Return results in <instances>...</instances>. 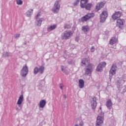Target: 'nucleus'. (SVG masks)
<instances>
[{
	"instance_id": "13",
	"label": "nucleus",
	"mask_w": 126,
	"mask_h": 126,
	"mask_svg": "<svg viewBox=\"0 0 126 126\" xmlns=\"http://www.w3.org/2000/svg\"><path fill=\"white\" fill-rule=\"evenodd\" d=\"M117 68L116 65H113L111 68L110 69L109 71V76H113V75H115L116 74V72L117 71Z\"/></svg>"
},
{
	"instance_id": "17",
	"label": "nucleus",
	"mask_w": 126,
	"mask_h": 126,
	"mask_svg": "<svg viewBox=\"0 0 126 126\" xmlns=\"http://www.w3.org/2000/svg\"><path fill=\"white\" fill-rule=\"evenodd\" d=\"M116 25L119 28H123L124 27V20L121 19H117Z\"/></svg>"
},
{
	"instance_id": "23",
	"label": "nucleus",
	"mask_w": 126,
	"mask_h": 126,
	"mask_svg": "<svg viewBox=\"0 0 126 126\" xmlns=\"http://www.w3.org/2000/svg\"><path fill=\"white\" fill-rule=\"evenodd\" d=\"M93 6V4L92 3H89L85 5L84 8H85L86 10H90V9H91V7H92Z\"/></svg>"
},
{
	"instance_id": "3",
	"label": "nucleus",
	"mask_w": 126,
	"mask_h": 126,
	"mask_svg": "<svg viewBox=\"0 0 126 126\" xmlns=\"http://www.w3.org/2000/svg\"><path fill=\"white\" fill-rule=\"evenodd\" d=\"M60 9H61V3H60V0H57L54 3V6L52 9V11L57 14L60 12Z\"/></svg>"
},
{
	"instance_id": "35",
	"label": "nucleus",
	"mask_w": 126,
	"mask_h": 126,
	"mask_svg": "<svg viewBox=\"0 0 126 126\" xmlns=\"http://www.w3.org/2000/svg\"><path fill=\"white\" fill-rule=\"evenodd\" d=\"M79 126H84V123H83V122H81L80 123Z\"/></svg>"
},
{
	"instance_id": "31",
	"label": "nucleus",
	"mask_w": 126,
	"mask_h": 126,
	"mask_svg": "<svg viewBox=\"0 0 126 126\" xmlns=\"http://www.w3.org/2000/svg\"><path fill=\"white\" fill-rule=\"evenodd\" d=\"M91 53H94L95 52V48L94 47V46L91 47Z\"/></svg>"
},
{
	"instance_id": "16",
	"label": "nucleus",
	"mask_w": 126,
	"mask_h": 126,
	"mask_svg": "<svg viewBox=\"0 0 126 126\" xmlns=\"http://www.w3.org/2000/svg\"><path fill=\"white\" fill-rule=\"evenodd\" d=\"M122 16V12L120 11L115 12L112 16V18L114 20H116L118 18H120Z\"/></svg>"
},
{
	"instance_id": "38",
	"label": "nucleus",
	"mask_w": 126,
	"mask_h": 126,
	"mask_svg": "<svg viewBox=\"0 0 126 126\" xmlns=\"http://www.w3.org/2000/svg\"><path fill=\"white\" fill-rule=\"evenodd\" d=\"M64 98H65V95H64Z\"/></svg>"
},
{
	"instance_id": "11",
	"label": "nucleus",
	"mask_w": 126,
	"mask_h": 126,
	"mask_svg": "<svg viewBox=\"0 0 126 126\" xmlns=\"http://www.w3.org/2000/svg\"><path fill=\"white\" fill-rule=\"evenodd\" d=\"M107 63H106V62H101L96 67V71H99L100 72H101V71H103V68H104V67H105Z\"/></svg>"
},
{
	"instance_id": "18",
	"label": "nucleus",
	"mask_w": 126,
	"mask_h": 126,
	"mask_svg": "<svg viewBox=\"0 0 126 126\" xmlns=\"http://www.w3.org/2000/svg\"><path fill=\"white\" fill-rule=\"evenodd\" d=\"M91 106L92 109H96L97 106V102H96V98H93L91 100Z\"/></svg>"
},
{
	"instance_id": "34",
	"label": "nucleus",
	"mask_w": 126,
	"mask_h": 126,
	"mask_svg": "<svg viewBox=\"0 0 126 126\" xmlns=\"http://www.w3.org/2000/svg\"><path fill=\"white\" fill-rule=\"evenodd\" d=\"M75 40L76 42H78L79 41V36L76 37Z\"/></svg>"
},
{
	"instance_id": "2",
	"label": "nucleus",
	"mask_w": 126,
	"mask_h": 126,
	"mask_svg": "<svg viewBox=\"0 0 126 126\" xmlns=\"http://www.w3.org/2000/svg\"><path fill=\"white\" fill-rule=\"evenodd\" d=\"M24 100V96H23V94H21L19 97V98L17 100L16 106V111H20L21 110L22 107L21 106V105H22V103H23V101Z\"/></svg>"
},
{
	"instance_id": "36",
	"label": "nucleus",
	"mask_w": 126,
	"mask_h": 126,
	"mask_svg": "<svg viewBox=\"0 0 126 126\" xmlns=\"http://www.w3.org/2000/svg\"><path fill=\"white\" fill-rule=\"evenodd\" d=\"M61 69L62 71H63V66H61Z\"/></svg>"
},
{
	"instance_id": "25",
	"label": "nucleus",
	"mask_w": 126,
	"mask_h": 126,
	"mask_svg": "<svg viewBox=\"0 0 126 126\" xmlns=\"http://www.w3.org/2000/svg\"><path fill=\"white\" fill-rule=\"evenodd\" d=\"M79 87L81 89L84 87V81H83V80L81 79L79 80Z\"/></svg>"
},
{
	"instance_id": "14",
	"label": "nucleus",
	"mask_w": 126,
	"mask_h": 126,
	"mask_svg": "<svg viewBox=\"0 0 126 126\" xmlns=\"http://www.w3.org/2000/svg\"><path fill=\"white\" fill-rule=\"evenodd\" d=\"M118 42H119V41L118 40L117 37H112L110 38L109 44L111 45V46H114L115 44H118Z\"/></svg>"
},
{
	"instance_id": "22",
	"label": "nucleus",
	"mask_w": 126,
	"mask_h": 126,
	"mask_svg": "<svg viewBox=\"0 0 126 126\" xmlns=\"http://www.w3.org/2000/svg\"><path fill=\"white\" fill-rule=\"evenodd\" d=\"M57 26L56 24L52 25L48 27L47 30L48 32H51V31H53V30H55L56 28H57Z\"/></svg>"
},
{
	"instance_id": "28",
	"label": "nucleus",
	"mask_w": 126,
	"mask_h": 126,
	"mask_svg": "<svg viewBox=\"0 0 126 126\" xmlns=\"http://www.w3.org/2000/svg\"><path fill=\"white\" fill-rule=\"evenodd\" d=\"M2 56L3 58H6V57H11V54L7 52H5L3 53Z\"/></svg>"
},
{
	"instance_id": "12",
	"label": "nucleus",
	"mask_w": 126,
	"mask_h": 126,
	"mask_svg": "<svg viewBox=\"0 0 126 126\" xmlns=\"http://www.w3.org/2000/svg\"><path fill=\"white\" fill-rule=\"evenodd\" d=\"M94 16H95V14L94 13H89L82 18L81 20L82 21H87V20H89L92 17H94Z\"/></svg>"
},
{
	"instance_id": "24",
	"label": "nucleus",
	"mask_w": 126,
	"mask_h": 126,
	"mask_svg": "<svg viewBox=\"0 0 126 126\" xmlns=\"http://www.w3.org/2000/svg\"><path fill=\"white\" fill-rule=\"evenodd\" d=\"M82 30L84 33H86V32L89 31V27L88 26H84L82 27Z\"/></svg>"
},
{
	"instance_id": "5",
	"label": "nucleus",
	"mask_w": 126,
	"mask_h": 126,
	"mask_svg": "<svg viewBox=\"0 0 126 126\" xmlns=\"http://www.w3.org/2000/svg\"><path fill=\"white\" fill-rule=\"evenodd\" d=\"M41 14L40 13H38L35 17V26L40 27L41 25H42V22L44 21V18H40Z\"/></svg>"
},
{
	"instance_id": "6",
	"label": "nucleus",
	"mask_w": 126,
	"mask_h": 126,
	"mask_svg": "<svg viewBox=\"0 0 126 126\" xmlns=\"http://www.w3.org/2000/svg\"><path fill=\"white\" fill-rule=\"evenodd\" d=\"M94 68V65L93 64H88L85 68V73L87 75L91 74Z\"/></svg>"
},
{
	"instance_id": "29",
	"label": "nucleus",
	"mask_w": 126,
	"mask_h": 126,
	"mask_svg": "<svg viewBox=\"0 0 126 126\" xmlns=\"http://www.w3.org/2000/svg\"><path fill=\"white\" fill-rule=\"evenodd\" d=\"M82 63L85 65L86 64H87L88 63V59H84L82 61Z\"/></svg>"
},
{
	"instance_id": "10",
	"label": "nucleus",
	"mask_w": 126,
	"mask_h": 126,
	"mask_svg": "<svg viewBox=\"0 0 126 126\" xmlns=\"http://www.w3.org/2000/svg\"><path fill=\"white\" fill-rule=\"evenodd\" d=\"M100 22H104L106 21L107 17H108V11L104 10L103 11L100 15Z\"/></svg>"
},
{
	"instance_id": "30",
	"label": "nucleus",
	"mask_w": 126,
	"mask_h": 126,
	"mask_svg": "<svg viewBox=\"0 0 126 126\" xmlns=\"http://www.w3.org/2000/svg\"><path fill=\"white\" fill-rule=\"evenodd\" d=\"M16 2L18 5H22L23 4V1L22 0H16Z\"/></svg>"
},
{
	"instance_id": "21",
	"label": "nucleus",
	"mask_w": 126,
	"mask_h": 126,
	"mask_svg": "<svg viewBox=\"0 0 126 126\" xmlns=\"http://www.w3.org/2000/svg\"><path fill=\"white\" fill-rule=\"evenodd\" d=\"M46 104H47V102H46L45 100L42 99L40 100L39 103V108H41V109H43V108H45V106H46Z\"/></svg>"
},
{
	"instance_id": "27",
	"label": "nucleus",
	"mask_w": 126,
	"mask_h": 126,
	"mask_svg": "<svg viewBox=\"0 0 126 126\" xmlns=\"http://www.w3.org/2000/svg\"><path fill=\"white\" fill-rule=\"evenodd\" d=\"M79 1H80V0H75V1L72 3V7H75L77 6L79 3Z\"/></svg>"
},
{
	"instance_id": "20",
	"label": "nucleus",
	"mask_w": 126,
	"mask_h": 126,
	"mask_svg": "<svg viewBox=\"0 0 126 126\" xmlns=\"http://www.w3.org/2000/svg\"><path fill=\"white\" fill-rule=\"evenodd\" d=\"M88 2V0H81L80 6L81 8H84L87 3Z\"/></svg>"
},
{
	"instance_id": "8",
	"label": "nucleus",
	"mask_w": 126,
	"mask_h": 126,
	"mask_svg": "<svg viewBox=\"0 0 126 126\" xmlns=\"http://www.w3.org/2000/svg\"><path fill=\"white\" fill-rule=\"evenodd\" d=\"M104 113L101 112V115L100 114L97 116L96 119V126H101L102 124H103L104 122Z\"/></svg>"
},
{
	"instance_id": "39",
	"label": "nucleus",
	"mask_w": 126,
	"mask_h": 126,
	"mask_svg": "<svg viewBox=\"0 0 126 126\" xmlns=\"http://www.w3.org/2000/svg\"><path fill=\"white\" fill-rule=\"evenodd\" d=\"M110 81H111V78H110Z\"/></svg>"
},
{
	"instance_id": "33",
	"label": "nucleus",
	"mask_w": 126,
	"mask_h": 126,
	"mask_svg": "<svg viewBox=\"0 0 126 126\" xmlns=\"http://www.w3.org/2000/svg\"><path fill=\"white\" fill-rule=\"evenodd\" d=\"M14 37L16 39H18V38H19V37H20V34H19V33L16 34L15 35Z\"/></svg>"
},
{
	"instance_id": "1",
	"label": "nucleus",
	"mask_w": 126,
	"mask_h": 126,
	"mask_svg": "<svg viewBox=\"0 0 126 126\" xmlns=\"http://www.w3.org/2000/svg\"><path fill=\"white\" fill-rule=\"evenodd\" d=\"M73 32L70 31H66L63 32L61 34L62 40H68L70 38H71Z\"/></svg>"
},
{
	"instance_id": "26",
	"label": "nucleus",
	"mask_w": 126,
	"mask_h": 126,
	"mask_svg": "<svg viewBox=\"0 0 126 126\" xmlns=\"http://www.w3.org/2000/svg\"><path fill=\"white\" fill-rule=\"evenodd\" d=\"M113 103H112V101L111 100H108L106 102V106L107 107L108 109H111V107H112Z\"/></svg>"
},
{
	"instance_id": "9",
	"label": "nucleus",
	"mask_w": 126,
	"mask_h": 126,
	"mask_svg": "<svg viewBox=\"0 0 126 126\" xmlns=\"http://www.w3.org/2000/svg\"><path fill=\"white\" fill-rule=\"evenodd\" d=\"M28 67L27 65L24 66L21 70V75L23 77H26V75L28 74Z\"/></svg>"
},
{
	"instance_id": "15",
	"label": "nucleus",
	"mask_w": 126,
	"mask_h": 126,
	"mask_svg": "<svg viewBox=\"0 0 126 126\" xmlns=\"http://www.w3.org/2000/svg\"><path fill=\"white\" fill-rule=\"evenodd\" d=\"M106 2H98L95 7V10L96 11H99L101 9V8H103V6L105 5Z\"/></svg>"
},
{
	"instance_id": "37",
	"label": "nucleus",
	"mask_w": 126,
	"mask_h": 126,
	"mask_svg": "<svg viewBox=\"0 0 126 126\" xmlns=\"http://www.w3.org/2000/svg\"><path fill=\"white\" fill-rule=\"evenodd\" d=\"M99 112H101V110H102V107H99Z\"/></svg>"
},
{
	"instance_id": "4",
	"label": "nucleus",
	"mask_w": 126,
	"mask_h": 126,
	"mask_svg": "<svg viewBox=\"0 0 126 126\" xmlns=\"http://www.w3.org/2000/svg\"><path fill=\"white\" fill-rule=\"evenodd\" d=\"M125 82V81L123 79H119L118 81L117 86L119 91H121L123 88V92H126V89H124L126 88V86H124Z\"/></svg>"
},
{
	"instance_id": "7",
	"label": "nucleus",
	"mask_w": 126,
	"mask_h": 126,
	"mask_svg": "<svg viewBox=\"0 0 126 126\" xmlns=\"http://www.w3.org/2000/svg\"><path fill=\"white\" fill-rule=\"evenodd\" d=\"M44 71H45V67L43 65H41L39 67H35L33 69L34 74H37V73L43 74Z\"/></svg>"
},
{
	"instance_id": "32",
	"label": "nucleus",
	"mask_w": 126,
	"mask_h": 126,
	"mask_svg": "<svg viewBox=\"0 0 126 126\" xmlns=\"http://www.w3.org/2000/svg\"><path fill=\"white\" fill-rule=\"evenodd\" d=\"M63 87H64V85L63 84H60V88L61 90H63Z\"/></svg>"
},
{
	"instance_id": "19",
	"label": "nucleus",
	"mask_w": 126,
	"mask_h": 126,
	"mask_svg": "<svg viewBox=\"0 0 126 126\" xmlns=\"http://www.w3.org/2000/svg\"><path fill=\"white\" fill-rule=\"evenodd\" d=\"M33 9H30L25 13V15L27 17H31V16L33 15Z\"/></svg>"
}]
</instances>
